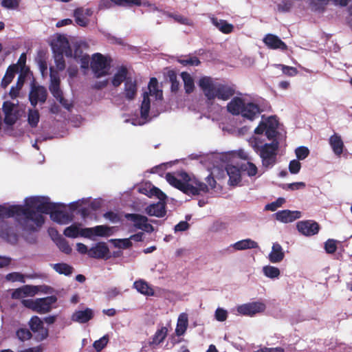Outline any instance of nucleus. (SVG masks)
<instances>
[{"label": "nucleus", "instance_id": "nucleus-41", "mask_svg": "<svg viewBox=\"0 0 352 352\" xmlns=\"http://www.w3.org/2000/svg\"><path fill=\"white\" fill-rule=\"evenodd\" d=\"M149 94L155 96L157 99L162 98V91L158 89V81L156 78H151L148 82Z\"/></svg>", "mask_w": 352, "mask_h": 352}, {"label": "nucleus", "instance_id": "nucleus-23", "mask_svg": "<svg viewBox=\"0 0 352 352\" xmlns=\"http://www.w3.org/2000/svg\"><path fill=\"white\" fill-rule=\"evenodd\" d=\"M94 317V312L91 309L86 308L85 310L76 311L72 315L73 321L79 323H86Z\"/></svg>", "mask_w": 352, "mask_h": 352}, {"label": "nucleus", "instance_id": "nucleus-32", "mask_svg": "<svg viewBox=\"0 0 352 352\" xmlns=\"http://www.w3.org/2000/svg\"><path fill=\"white\" fill-rule=\"evenodd\" d=\"M124 217L134 223V226L138 229H142L144 223L148 221V218L146 216L135 214V213H126L124 214Z\"/></svg>", "mask_w": 352, "mask_h": 352}, {"label": "nucleus", "instance_id": "nucleus-34", "mask_svg": "<svg viewBox=\"0 0 352 352\" xmlns=\"http://www.w3.org/2000/svg\"><path fill=\"white\" fill-rule=\"evenodd\" d=\"M188 324V315L182 313L179 316L175 333L178 336H182L186 332Z\"/></svg>", "mask_w": 352, "mask_h": 352}, {"label": "nucleus", "instance_id": "nucleus-27", "mask_svg": "<svg viewBox=\"0 0 352 352\" xmlns=\"http://www.w3.org/2000/svg\"><path fill=\"white\" fill-rule=\"evenodd\" d=\"M19 72V66L17 64L10 65L1 80V85L6 89L14 78L15 74Z\"/></svg>", "mask_w": 352, "mask_h": 352}, {"label": "nucleus", "instance_id": "nucleus-45", "mask_svg": "<svg viewBox=\"0 0 352 352\" xmlns=\"http://www.w3.org/2000/svg\"><path fill=\"white\" fill-rule=\"evenodd\" d=\"M80 226L81 224H72L67 227L63 232L64 235L69 238H77L79 236Z\"/></svg>", "mask_w": 352, "mask_h": 352}, {"label": "nucleus", "instance_id": "nucleus-20", "mask_svg": "<svg viewBox=\"0 0 352 352\" xmlns=\"http://www.w3.org/2000/svg\"><path fill=\"white\" fill-rule=\"evenodd\" d=\"M229 176V183L232 186H236L241 181V166L239 168L232 164H228L226 167Z\"/></svg>", "mask_w": 352, "mask_h": 352}, {"label": "nucleus", "instance_id": "nucleus-39", "mask_svg": "<svg viewBox=\"0 0 352 352\" xmlns=\"http://www.w3.org/2000/svg\"><path fill=\"white\" fill-rule=\"evenodd\" d=\"M168 329L166 327H162L157 329L155 333L152 337V340L150 342V344L157 345L162 342L166 337L167 336Z\"/></svg>", "mask_w": 352, "mask_h": 352}, {"label": "nucleus", "instance_id": "nucleus-33", "mask_svg": "<svg viewBox=\"0 0 352 352\" xmlns=\"http://www.w3.org/2000/svg\"><path fill=\"white\" fill-rule=\"evenodd\" d=\"M232 246L236 250H244L248 249H255L258 247V243L250 239H243L241 241H239L232 245Z\"/></svg>", "mask_w": 352, "mask_h": 352}, {"label": "nucleus", "instance_id": "nucleus-14", "mask_svg": "<svg viewBox=\"0 0 352 352\" xmlns=\"http://www.w3.org/2000/svg\"><path fill=\"white\" fill-rule=\"evenodd\" d=\"M109 249L104 242H98L89 250L88 256L91 258L101 259L109 258Z\"/></svg>", "mask_w": 352, "mask_h": 352}, {"label": "nucleus", "instance_id": "nucleus-47", "mask_svg": "<svg viewBox=\"0 0 352 352\" xmlns=\"http://www.w3.org/2000/svg\"><path fill=\"white\" fill-rule=\"evenodd\" d=\"M241 169L243 172H246L248 175L252 177L256 175L258 169L256 166L251 162H248L246 164H242Z\"/></svg>", "mask_w": 352, "mask_h": 352}, {"label": "nucleus", "instance_id": "nucleus-16", "mask_svg": "<svg viewBox=\"0 0 352 352\" xmlns=\"http://www.w3.org/2000/svg\"><path fill=\"white\" fill-rule=\"evenodd\" d=\"M264 43L270 49L286 50L287 45L277 36L272 34H267L263 38Z\"/></svg>", "mask_w": 352, "mask_h": 352}, {"label": "nucleus", "instance_id": "nucleus-62", "mask_svg": "<svg viewBox=\"0 0 352 352\" xmlns=\"http://www.w3.org/2000/svg\"><path fill=\"white\" fill-rule=\"evenodd\" d=\"M285 202L283 198H278L276 201L268 204L265 206V210L270 211H275L276 209L282 206Z\"/></svg>", "mask_w": 352, "mask_h": 352}, {"label": "nucleus", "instance_id": "nucleus-52", "mask_svg": "<svg viewBox=\"0 0 352 352\" xmlns=\"http://www.w3.org/2000/svg\"><path fill=\"white\" fill-rule=\"evenodd\" d=\"M16 335L21 341L30 340L32 336L30 330L27 328H19L16 331Z\"/></svg>", "mask_w": 352, "mask_h": 352}, {"label": "nucleus", "instance_id": "nucleus-4", "mask_svg": "<svg viewBox=\"0 0 352 352\" xmlns=\"http://www.w3.org/2000/svg\"><path fill=\"white\" fill-rule=\"evenodd\" d=\"M57 301L56 296H50L45 298L33 299H24L22 304L27 308L31 309L38 314H45L52 309V305Z\"/></svg>", "mask_w": 352, "mask_h": 352}, {"label": "nucleus", "instance_id": "nucleus-17", "mask_svg": "<svg viewBox=\"0 0 352 352\" xmlns=\"http://www.w3.org/2000/svg\"><path fill=\"white\" fill-rule=\"evenodd\" d=\"M166 202L161 201L151 204L145 208V212L149 216L163 217L166 214Z\"/></svg>", "mask_w": 352, "mask_h": 352}, {"label": "nucleus", "instance_id": "nucleus-24", "mask_svg": "<svg viewBox=\"0 0 352 352\" xmlns=\"http://www.w3.org/2000/svg\"><path fill=\"white\" fill-rule=\"evenodd\" d=\"M36 290V287L35 286L25 285L14 289L11 296L13 299H21L30 295H34Z\"/></svg>", "mask_w": 352, "mask_h": 352}, {"label": "nucleus", "instance_id": "nucleus-30", "mask_svg": "<svg viewBox=\"0 0 352 352\" xmlns=\"http://www.w3.org/2000/svg\"><path fill=\"white\" fill-rule=\"evenodd\" d=\"M164 14L167 17L173 19L174 21L177 23L191 27L194 25L193 21L191 19L186 16H184L178 12H165Z\"/></svg>", "mask_w": 352, "mask_h": 352}, {"label": "nucleus", "instance_id": "nucleus-53", "mask_svg": "<svg viewBox=\"0 0 352 352\" xmlns=\"http://www.w3.org/2000/svg\"><path fill=\"white\" fill-rule=\"evenodd\" d=\"M276 67L280 69L283 73L289 76H294L298 74V70L296 67L287 66L283 64H278Z\"/></svg>", "mask_w": 352, "mask_h": 352}, {"label": "nucleus", "instance_id": "nucleus-40", "mask_svg": "<svg viewBox=\"0 0 352 352\" xmlns=\"http://www.w3.org/2000/svg\"><path fill=\"white\" fill-rule=\"evenodd\" d=\"M84 16V9L82 8H78L74 12L75 21L81 27H86L89 24V19Z\"/></svg>", "mask_w": 352, "mask_h": 352}, {"label": "nucleus", "instance_id": "nucleus-5", "mask_svg": "<svg viewBox=\"0 0 352 352\" xmlns=\"http://www.w3.org/2000/svg\"><path fill=\"white\" fill-rule=\"evenodd\" d=\"M186 182V192L188 195H199L201 193H206L209 191V188L204 182L199 181L195 177H191L185 171H181L178 173Z\"/></svg>", "mask_w": 352, "mask_h": 352}, {"label": "nucleus", "instance_id": "nucleus-46", "mask_svg": "<svg viewBox=\"0 0 352 352\" xmlns=\"http://www.w3.org/2000/svg\"><path fill=\"white\" fill-rule=\"evenodd\" d=\"M265 276L270 278H278L280 275V270L278 267L272 265H266L263 267Z\"/></svg>", "mask_w": 352, "mask_h": 352}, {"label": "nucleus", "instance_id": "nucleus-7", "mask_svg": "<svg viewBox=\"0 0 352 352\" xmlns=\"http://www.w3.org/2000/svg\"><path fill=\"white\" fill-rule=\"evenodd\" d=\"M52 49L54 54H65L67 56H72V50L67 38L63 35H59L52 41Z\"/></svg>", "mask_w": 352, "mask_h": 352}, {"label": "nucleus", "instance_id": "nucleus-64", "mask_svg": "<svg viewBox=\"0 0 352 352\" xmlns=\"http://www.w3.org/2000/svg\"><path fill=\"white\" fill-rule=\"evenodd\" d=\"M301 168V164L299 161L293 160L289 162V170L292 174H297L299 173Z\"/></svg>", "mask_w": 352, "mask_h": 352}, {"label": "nucleus", "instance_id": "nucleus-25", "mask_svg": "<svg viewBox=\"0 0 352 352\" xmlns=\"http://www.w3.org/2000/svg\"><path fill=\"white\" fill-rule=\"evenodd\" d=\"M133 287L138 292L145 296H152L155 294L154 289L152 287L149 285L146 281L142 279L135 280L133 283Z\"/></svg>", "mask_w": 352, "mask_h": 352}, {"label": "nucleus", "instance_id": "nucleus-1", "mask_svg": "<svg viewBox=\"0 0 352 352\" xmlns=\"http://www.w3.org/2000/svg\"><path fill=\"white\" fill-rule=\"evenodd\" d=\"M59 205L49 201L45 197H31L25 205H21L24 214H20L19 226L25 231L34 232L40 228L45 222L43 214H50Z\"/></svg>", "mask_w": 352, "mask_h": 352}, {"label": "nucleus", "instance_id": "nucleus-61", "mask_svg": "<svg viewBox=\"0 0 352 352\" xmlns=\"http://www.w3.org/2000/svg\"><path fill=\"white\" fill-rule=\"evenodd\" d=\"M228 318V311L223 308H217L215 311V318L219 322H224Z\"/></svg>", "mask_w": 352, "mask_h": 352}, {"label": "nucleus", "instance_id": "nucleus-49", "mask_svg": "<svg viewBox=\"0 0 352 352\" xmlns=\"http://www.w3.org/2000/svg\"><path fill=\"white\" fill-rule=\"evenodd\" d=\"M29 325L30 329L34 333H36L43 326V322L40 318L35 316L31 318L29 322Z\"/></svg>", "mask_w": 352, "mask_h": 352}, {"label": "nucleus", "instance_id": "nucleus-48", "mask_svg": "<svg viewBox=\"0 0 352 352\" xmlns=\"http://www.w3.org/2000/svg\"><path fill=\"white\" fill-rule=\"evenodd\" d=\"M39 118L40 116L38 110H29L28 121L31 127L34 128L37 126L39 122Z\"/></svg>", "mask_w": 352, "mask_h": 352}, {"label": "nucleus", "instance_id": "nucleus-37", "mask_svg": "<svg viewBox=\"0 0 352 352\" xmlns=\"http://www.w3.org/2000/svg\"><path fill=\"white\" fill-rule=\"evenodd\" d=\"M151 108V101L147 92L143 94V100L140 106V116L144 120H147Z\"/></svg>", "mask_w": 352, "mask_h": 352}, {"label": "nucleus", "instance_id": "nucleus-51", "mask_svg": "<svg viewBox=\"0 0 352 352\" xmlns=\"http://www.w3.org/2000/svg\"><path fill=\"white\" fill-rule=\"evenodd\" d=\"M109 342V337L107 335H105L102 336L101 338H100L98 340H96L94 342V347L96 350V351L100 352L101 351L107 344Z\"/></svg>", "mask_w": 352, "mask_h": 352}, {"label": "nucleus", "instance_id": "nucleus-6", "mask_svg": "<svg viewBox=\"0 0 352 352\" xmlns=\"http://www.w3.org/2000/svg\"><path fill=\"white\" fill-rule=\"evenodd\" d=\"M108 67L107 58L102 54L96 53L93 55L91 68L96 77L100 78L106 76L107 74L106 69Z\"/></svg>", "mask_w": 352, "mask_h": 352}, {"label": "nucleus", "instance_id": "nucleus-13", "mask_svg": "<svg viewBox=\"0 0 352 352\" xmlns=\"http://www.w3.org/2000/svg\"><path fill=\"white\" fill-rule=\"evenodd\" d=\"M25 210L21 205H12L9 207H6L0 205V217H14L16 221L19 225L20 214H24Z\"/></svg>", "mask_w": 352, "mask_h": 352}, {"label": "nucleus", "instance_id": "nucleus-60", "mask_svg": "<svg viewBox=\"0 0 352 352\" xmlns=\"http://www.w3.org/2000/svg\"><path fill=\"white\" fill-rule=\"evenodd\" d=\"M35 333H36L35 339L38 342L45 340L49 336L48 329L45 328L43 326Z\"/></svg>", "mask_w": 352, "mask_h": 352}, {"label": "nucleus", "instance_id": "nucleus-15", "mask_svg": "<svg viewBox=\"0 0 352 352\" xmlns=\"http://www.w3.org/2000/svg\"><path fill=\"white\" fill-rule=\"evenodd\" d=\"M274 215L275 216V219L277 221L287 223L293 222L294 221L299 219L301 216V214L299 211L283 210L276 212Z\"/></svg>", "mask_w": 352, "mask_h": 352}, {"label": "nucleus", "instance_id": "nucleus-36", "mask_svg": "<svg viewBox=\"0 0 352 352\" xmlns=\"http://www.w3.org/2000/svg\"><path fill=\"white\" fill-rule=\"evenodd\" d=\"M181 77L184 81L185 92L188 94L192 93L195 89V82L192 77L187 72H182Z\"/></svg>", "mask_w": 352, "mask_h": 352}, {"label": "nucleus", "instance_id": "nucleus-8", "mask_svg": "<svg viewBox=\"0 0 352 352\" xmlns=\"http://www.w3.org/2000/svg\"><path fill=\"white\" fill-rule=\"evenodd\" d=\"M47 92L44 87L32 85L29 94V100L32 106L35 107L38 102L44 103L47 100Z\"/></svg>", "mask_w": 352, "mask_h": 352}, {"label": "nucleus", "instance_id": "nucleus-38", "mask_svg": "<svg viewBox=\"0 0 352 352\" xmlns=\"http://www.w3.org/2000/svg\"><path fill=\"white\" fill-rule=\"evenodd\" d=\"M177 61L183 66H198L201 64V61L197 56L191 55L178 57Z\"/></svg>", "mask_w": 352, "mask_h": 352}, {"label": "nucleus", "instance_id": "nucleus-54", "mask_svg": "<svg viewBox=\"0 0 352 352\" xmlns=\"http://www.w3.org/2000/svg\"><path fill=\"white\" fill-rule=\"evenodd\" d=\"M57 245L60 250L67 254H69L72 252V249L69 245L68 242L62 237L58 239Z\"/></svg>", "mask_w": 352, "mask_h": 352}, {"label": "nucleus", "instance_id": "nucleus-31", "mask_svg": "<svg viewBox=\"0 0 352 352\" xmlns=\"http://www.w3.org/2000/svg\"><path fill=\"white\" fill-rule=\"evenodd\" d=\"M128 74V69L125 66H121L118 72L114 74L113 79H112V85L115 87H119L122 82H126V80L129 77H127Z\"/></svg>", "mask_w": 352, "mask_h": 352}, {"label": "nucleus", "instance_id": "nucleus-50", "mask_svg": "<svg viewBox=\"0 0 352 352\" xmlns=\"http://www.w3.org/2000/svg\"><path fill=\"white\" fill-rule=\"evenodd\" d=\"M330 0H311L310 6L311 10L314 11L322 12L324 9V6Z\"/></svg>", "mask_w": 352, "mask_h": 352}, {"label": "nucleus", "instance_id": "nucleus-22", "mask_svg": "<svg viewBox=\"0 0 352 352\" xmlns=\"http://www.w3.org/2000/svg\"><path fill=\"white\" fill-rule=\"evenodd\" d=\"M138 91L137 82L132 78L129 77L124 82V94L128 100H132L135 98Z\"/></svg>", "mask_w": 352, "mask_h": 352}, {"label": "nucleus", "instance_id": "nucleus-56", "mask_svg": "<svg viewBox=\"0 0 352 352\" xmlns=\"http://www.w3.org/2000/svg\"><path fill=\"white\" fill-rule=\"evenodd\" d=\"M324 250L328 254H333L337 250L336 241L328 239L324 243Z\"/></svg>", "mask_w": 352, "mask_h": 352}, {"label": "nucleus", "instance_id": "nucleus-9", "mask_svg": "<svg viewBox=\"0 0 352 352\" xmlns=\"http://www.w3.org/2000/svg\"><path fill=\"white\" fill-rule=\"evenodd\" d=\"M265 305L261 302H252L241 305L237 307V311L244 316H252L265 311Z\"/></svg>", "mask_w": 352, "mask_h": 352}, {"label": "nucleus", "instance_id": "nucleus-21", "mask_svg": "<svg viewBox=\"0 0 352 352\" xmlns=\"http://www.w3.org/2000/svg\"><path fill=\"white\" fill-rule=\"evenodd\" d=\"M259 113L260 110L257 104L248 102L244 104L240 114L245 118L253 120Z\"/></svg>", "mask_w": 352, "mask_h": 352}, {"label": "nucleus", "instance_id": "nucleus-57", "mask_svg": "<svg viewBox=\"0 0 352 352\" xmlns=\"http://www.w3.org/2000/svg\"><path fill=\"white\" fill-rule=\"evenodd\" d=\"M296 155L299 160H305L309 154V150L305 146H299L296 151Z\"/></svg>", "mask_w": 352, "mask_h": 352}, {"label": "nucleus", "instance_id": "nucleus-42", "mask_svg": "<svg viewBox=\"0 0 352 352\" xmlns=\"http://www.w3.org/2000/svg\"><path fill=\"white\" fill-rule=\"evenodd\" d=\"M53 269L60 274L69 276L72 274L74 268L65 263H56L53 265Z\"/></svg>", "mask_w": 352, "mask_h": 352}, {"label": "nucleus", "instance_id": "nucleus-58", "mask_svg": "<svg viewBox=\"0 0 352 352\" xmlns=\"http://www.w3.org/2000/svg\"><path fill=\"white\" fill-rule=\"evenodd\" d=\"M217 26L219 28V30L224 34H229L233 31V25L227 23L225 21H221L219 24H217Z\"/></svg>", "mask_w": 352, "mask_h": 352}, {"label": "nucleus", "instance_id": "nucleus-10", "mask_svg": "<svg viewBox=\"0 0 352 352\" xmlns=\"http://www.w3.org/2000/svg\"><path fill=\"white\" fill-rule=\"evenodd\" d=\"M0 237L11 244L18 241V235L13 226L3 220L0 221Z\"/></svg>", "mask_w": 352, "mask_h": 352}, {"label": "nucleus", "instance_id": "nucleus-12", "mask_svg": "<svg viewBox=\"0 0 352 352\" xmlns=\"http://www.w3.org/2000/svg\"><path fill=\"white\" fill-rule=\"evenodd\" d=\"M296 227L299 232L305 236L315 235L320 230L319 224L313 220L298 221Z\"/></svg>", "mask_w": 352, "mask_h": 352}, {"label": "nucleus", "instance_id": "nucleus-43", "mask_svg": "<svg viewBox=\"0 0 352 352\" xmlns=\"http://www.w3.org/2000/svg\"><path fill=\"white\" fill-rule=\"evenodd\" d=\"M167 78L170 82V91L177 93L179 89V82L177 80V74L174 70H168L167 72Z\"/></svg>", "mask_w": 352, "mask_h": 352}, {"label": "nucleus", "instance_id": "nucleus-44", "mask_svg": "<svg viewBox=\"0 0 352 352\" xmlns=\"http://www.w3.org/2000/svg\"><path fill=\"white\" fill-rule=\"evenodd\" d=\"M144 195H147L149 197H155L160 199L161 202H165V200L167 198L166 195L162 192L160 188L155 186H153L148 192H144Z\"/></svg>", "mask_w": 352, "mask_h": 352}, {"label": "nucleus", "instance_id": "nucleus-55", "mask_svg": "<svg viewBox=\"0 0 352 352\" xmlns=\"http://www.w3.org/2000/svg\"><path fill=\"white\" fill-rule=\"evenodd\" d=\"M63 54H54L56 67L59 71H63L65 68V61Z\"/></svg>", "mask_w": 352, "mask_h": 352}, {"label": "nucleus", "instance_id": "nucleus-2", "mask_svg": "<svg viewBox=\"0 0 352 352\" xmlns=\"http://www.w3.org/2000/svg\"><path fill=\"white\" fill-rule=\"evenodd\" d=\"M198 85L208 100L217 98L226 101L235 94L234 85L214 82L210 76L201 77Z\"/></svg>", "mask_w": 352, "mask_h": 352}, {"label": "nucleus", "instance_id": "nucleus-35", "mask_svg": "<svg viewBox=\"0 0 352 352\" xmlns=\"http://www.w3.org/2000/svg\"><path fill=\"white\" fill-rule=\"evenodd\" d=\"M94 236L109 237L113 234V228L107 225H100L93 227Z\"/></svg>", "mask_w": 352, "mask_h": 352}, {"label": "nucleus", "instance_id": "nucleus-19", "mask_svg": "<svg viewBox=\"0 0 352 352\" xmlns=\"http://www.w3.org/2000/svg\"><path fill=\"white\" fill-rule=\"evenodd\" d=\"M179 172L177 173V174ZM166 179L172 186L181 190L182 192L186 194V182L180 176L177 175L176 177L174 174L168 173L166 175Z\"/></svg>", "mask_w": 352, "mask_h": 352}, {"label": "nucleus", "instance_id": "nucleus-59", "mask_svg": "<svg viewBox=\"0 0 352 352\" xmlns=\"http://www.w3.org/2000/svg\"><path fill=\"white\" fill-rule=\"evenodd\" d=\"M50 85H60V80L57 71H55L53 67H50Z\"/></svg>", "mask_w": 352, "mask_h": 352}, {"label": "nucleus", "instance_id": "nucleus-3", "mask_svg": "<svg viewBox=\"0 0 352 352\" xmlns=\"http://www.w3.org/2000/svg\"><path fill=\"white\" fill-rule=\"evenodd\" d=\"M252 146L254 151L259 153L264 168H270L275 165L278 148V142L276 140L272 141V143H265L260 146L256 139H255Z\"/></svg>", "mask_w": 352, "mask_h": 352}, {"label": "nucleus", "instance_id": "nucleus-63", "mask_svg": "<svg viewBox=\"0 0 352 352\" xmlns=\"http://www.w3.org/2000/svg\"><path fill=\"white\" fill-rule=\"evenodd\" d=\"M19 0H2L1 6L8 9H16L19 6Z\"/></svg>", "mask_w": 352, "mask_h": 352}, {"label": "nucleus", "instance_id": "nucleus-28", "mask_svg": "<svg viewBox=\"0 0 352 352\" xmlns=\"http://www.w3.org/2000/svg\"><path fill=\"white\" fill-rule=\"evenodd\" d=\"M244 104V100L242 98L235 97L230 102L228 103V111L232 115H239L241 113V110Z\"/></svg>", "mask_w": 352, "mask_h": 352}, {"label": "nucleus", "instance_id": "nucleus-26", "mask_svg": "<svg viewBox=\"0 0 352 352\" xmlns=\"http://www.w3.org/2000/svg\"><path fill=\"white\" fill-rule=\"evenodd\" d=\"M329 144L335 155L340 157L344 146L341 137L336 133L333 134L329 138Z\"/></svg>", "mask_w": 352, "mask_h": 352}, {"label": "nucleus", "instance_id": "nucleus-11", "mask_svg": "<svg viewBox=\"0 0 352 352\" xmlns=\"http://www.w3.org/2000/svg\"><path fill=\"white\" fill-rule=\"evenodd\" d=\"M113 4L131 8L133 6H140L142 4L141 0H100L98 4L100 10H104L111 8Z\"/></svg>", "mask_w": 352, "mask_h": 352}, {"label": "nucleus", "instance_id": "nucleus-18", "mask_svg": "<svg viewBox=\"0 0 352 352\" xmlns=\"http://www.w3.org/2000/svg\"><path fill=\"white\" fill-rule=\"evenodd\" d=\"M52 221L59 224H67L72 221V217L68 212L59 210L58 208L52 210L50 214Z\"/></svg>", "mask_w": 352, "mask_h": 352}, {"label": "nucleus", "instance_id": "nucleus-29", "mask_svg": "<svg viewBox=\"0 0 352 352\" xmlns=\"http://www.w3.org/2000/svg\"><path fill=\"white\" fill-rule=\"evenodd\" d=\"M285 254L283 251L282 247L278 243H274L272 252L269 254V260L273 263H276L282 261L284 258Z\"/></svg>", "mask_w": 352, "mask_h": 352}]
</instances>
